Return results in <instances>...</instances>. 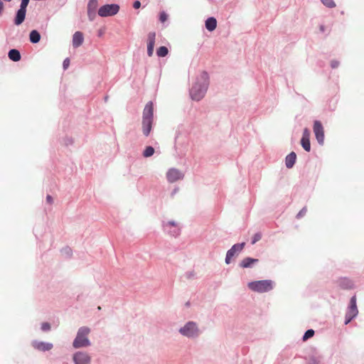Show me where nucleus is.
<instances>
[{"label": "nucleus", "mask_w": 364, "mask_h": 364, "mask_svg": "<svg viewBox=\"0 0 364 364\" xmlns=\"http://www.w3.org/2000/svg\"><path fill=\"white\" fill-rule=\"evenodd\" d=\"M208 85L209 75L206 71H203L190 89L191 98L194 101H200L205 96Z\"/></svg>", "instance_id": "nucleus-1"}, {"label": "nucleus", "mask_w": 364, "mask_h": 364, "mask_svg": "<svg viewBox=\"0 0 364 364\" xmlns=\"http://www.w3.org/2000/svg\"><path fill=\"white\" fill-rule=\"evenodd\" d=\"M154 119V104L151 101L146 103L143 110L142 132L148 136L151 131Z\"/></svg>", "instance_id": "nucleus-2"}, {"label": "nucleus", "mask_w": 364, "mask_h": 364, "mask_svg": "<svg viewBox=\"0 0 364 364\" xmlns=\"http://www.w3.org/2000/svg\"><path fill=\"white\" fill-rule=\"evenodd\" d=\"M90 328L87 326H82L78 328L76 336L73 342V347L75 349L86 348L91 346L88 338Z\"/></svg>", "instance_id": "nucleus-3"}, {"label": "nucleus", "mask_w": 364, "mask_h": 364, "mask_svg": "<svg viewBox=\"0 0 364 364\" xmlns=\"http://www.w3.org/2000/svg\"><path fill=\"white\" fill-rule=\"evenodd\" d=\"M275 287V283L271 279H262L250 282L247 287L252 291L257 293H266L272 291Z\"/></svg>", "instance_id": "nucleus-4"}, {"label": "nucleus", "mask_w": 364, "mask_h": 364, "mask_svg": "<svg viewBox=\"0 0 364 364\" xmlns=\"http://www.w3.org/2000/svg\"><path fill=\"white\" fill-rule=\"evenodd\" d=\"M178 332L183 336L191 339L198 338L202 333L198 324L192 321L186 322L183 326L179 328Z\"/></svg>", "instance_id": "nucleus-5"}, {"label": "nucleus", "mask_w": 364, "mask_h": 364, "mask_svg": "<svg viewBox=\"0 0 364 364\" xmlns=\"http://www.w3.org/2000/svg\"><path fill=\"white\" fill-rule=\"evenodd\" d=\"M120 6L117 4H107L102 6L98 10V15L101 17L113 16L119 11Z\"/></svg>", "instance_id": "nucleus-6"}, {"label": "nucleus", "mask_w": 364, "mask_h": 364, "mask_svg": "<svg viewBox=\"0 0 364 364\" xmlns=\"http://www.w3.org/2000/svg\"><path fill=\"white\" fill-rule=\"evenodd\" d=\"M245 246V242H240L233 245L230 250H228L226 252V256L225 259V264H229L231 262V259L232 257L239 255V254L242 251Z\"/></svg>", "instance_id": "nucleus-7"}, {"label": "nucleus", "mask_w": 364, "mask_h": 364, "mask_svg": "<svg viewBox=\"0 0 364 364\" xmlns=\"http://www.w3.org/2000/svg\"><path fill=\"white\" fill-rule=\"evenodd\" d=\"M72 360L74 364H91L92 358L88 353L78 350L73 354Z\"/></svg>", "instance_id": "nucleus-8"}, {"label": "nucleus", "mask_w": 364, "mask_h": 364, "mask_svg": "<svg viewBox=\"0 0 364 364\" xmlns=\"http://www.w3.org/2000/svg\"><path fill=\"white\" fill-rule=\"evenodd\" d=\"M313 129L318 144L323 146L324 144V129L322 123L318 120H315Z\"/></svg>", "instance_id": "nucleus-9"}, {"label": "nucleus", "mask_w": 364, "mask_h": 364, "mask_svg": "<svg viewBox=\"0 0 364 364\" xmlns=\"http://www.w3.org/2000/svg\"><path fill=\"white\" fill-rule=\"evenodd\" d=\"M31 346L39 352H47L53 348V344L50 342L33 340L31 341Z\"/></svg>", "instance_id": "nucleus-10"}, {"label": "nucleus", "mask_w": 364, "mask_h": 364, "mask_svg": "<svg viewBox=\"0 0 364 364\" xmlns=\"http://www.w3.org/2000/svg\"><path fill=\"white\" fill-rule=\"evenodd\" d=\"M183 173L175 168H171L166 172V179L171 183H173L178 180L183 179Z\"/></svg>", "instance_id": "nucleus-11"}, {"label": "nucleus", "mask_w": 364, "mask_h": 364, "mask_svg": "<svg viewBox=\"0 0 364 364\" xmlns=\"http://www.w3.org/2000/svg\"><path fill=\"white\" fill-rule=\"evenodd\" d=\"M188 143L187 134L181 131L179 129L176 131L175 136V148L177 149L178 146H183Z\"/></svg>", "instance_id": "nucleus-12"}, {"label": "nucleus", "mask_w": 364, "mask_h": 364, "mask_svg": "<svg viewBox=\"0 0 364 364\" xmlns=\"http://www.w3.org/2000/svg\"><path fill=\"white\" fill-rule=\"evenodd\" d=\"M310 134V130L308 128H305L303 130V134L300 141L301 146L307 152L311 151Z\"/></svg>", "instance_id": "nucleus-13"}, {"label": "nucleus", "mask_w": 364, "mask_h": 364, "mask_svg": "<svg viewBox=\"0 0 364 364\" xmlns=\"http://www.w3.org/2000/svg\"><path fill=\"white\" fill-rule=\"evenodd\" d=\"M346 314L348 316L355 318L358 314V309L356 304V296H353L350 299V303L348 306Z\"/></svg>", "instance_id": "nucleus-14"}, {"label": "nucleus", "mask_w": 364, "mask_h": 364, "mask_svg": "<svg viewBox=\"0 0 364 364\" xmlns=\"http://www.w3.org/2000/svg\"><path fill=\"white\" fill-rule=\"evenodd\" d=\"M26 9L19 7V9L16 11L14 18V24L15 26H18L23 23L26 16Z\"/></svg>", "instance_id": "nucleus-15"}, {"label": "nucleus", "mask_w": 364, "mask_h": 364, "mask_svg": "<svg viewBox=\"0 0 364 364\" xmlns=\"http://www.w3.org/2000/svg\"><path fill=\"white\" fill-rule=\"evenodd\" d=\"M156 39V33L149 32L148 34V42H147V55L151 57L153 55L154 45Z\"/></svg>", "instance_id": "nucleus-16"}, {"label": "nucleus", "mask_w": 364, "mask_h": 364, "mask_svg": "<svg viewBox=\"0 0 364 364\" xmlns=\"http://www.w3.org/2000/svg\"><path fill=\"white\" fill-rule=\"evenodd\" d=\"M259 262L258 259H255L250 257H245L240 263V267L242 268H251L254 264Z\"/></svg>", "instance_id": "nucleus-17"}, {"label": "nucleus", "mask_w": 364, "mask_h": 364, "mask_svg": "<svg viewBox=\"0 0 364 364\" xmlns=\"http://www.w3.org/2000/svg\"><path fill=\"white\" fill-rule=\"evenodd\" d=\"M84 41L83 34L80 31H76L73 36V46L78 48L80 46Z\"/></svg>", "instance_id": "nucleus-18"}, {"label": "nucleus", "mask_w": 364, "mask_h": 364, "mask_svg": "<svg viewBox=\"0 0 364 364\" xmlns=\"http://www.w3.org/2000/svg\"><path fill=\"white\" fill-rule=\"evenodd\" d=\"M296 160V154L294 151L289 153L285 158V166L287 168H291Z\"/></svg>", "instance_id": "nucleus-19"}, {"label": "nucleus", "mask_w": 364, "mask_h": 364, "mask_svg": "<svg viewBox=\"0 0 364 364\" xmlns=\"http://www.w3.org/2000/svg\"><path fill=\"white\" fill-rule=\"evenodd\" d=\"M338 286L343 289H350L353 287V282L350 279L343 277L338 280Z\"/></svg>", "instance_id": "nucleus-20"}, {"label": "nucleus", "mask_w": 364, "mask_h": 364, "mask_svg": "<svg viewBox=\"0 0 364 364\" xmlns=\"http://www.w3.org/2000/svg\"><path fill=\"white\" fill-rule=\"evenodd\" d=\"M8 57L11 60L14 62H18L21 60V55L18 50L16 48H12L9 50L8 53Z\"/></svg>", "instance_id": "nucleus-21"}, {"label": "nucleus", "mask_w": 364, "mask_h": 364, "mask_svg": "<svg viewBox=\"0 0 364 364\" xmlns=\"http://www.w3.org/2000/svg\"><path fill=\"white\" fill-rule=\"evenodd\" d=\"M205 28L208 31H214L217 27V20L215 17H209L205 23Z\"/></svg>", "instance_id": "nucleus-22"}, {"label": "nucleus", "mask_w": 364, "mask_h": 364, "mask_svg": "<svg viewBox=\"0 0 364 364\" xmlns=\"http://www.w3.org/2000/svg\"><path fill=\"white\" fill-rule=\"evenodd\" d=\"M323 356L316 353L310 356L307 364H323Z\"/></svg>", "instance_id": "nucleus-23"}, {"label": "nucleus", "mask_w": 364, "mask_h": 364, "mask_svg": "<svg viewBox=\"0 0 364 364\" xmlns=\"http://www.w3.org/2000/svg\"><path fill=\"white\" fill-rule=\"evenodd\" d=\"M41 40V34L37 30H32L29 33V41L31 43L36 44Z\"/></svg>", "instance_id": "nucleus-24"}, {"label": "nucleus", "mask_w": 364, "mask_h": 364, "mask_svg": "<svg viewBox=\"0 0 364 364\" xmlns=\"http://www.w3.org/2000/svg\"><path fill=\"white\" fill-rule=\"evenodd\" d=\"M168 49L166 46H162L156 49V55L159 58L165 57L168 55Z\"/></svg>", "instance_id": "nucleus-25"}, {"label": "nucleus", "mask_w": 364, "mask_h": 364, "mask_svg": "<svg viewBox=\"0 0 364 364\" xmlns=\"http://www.w3.org/2000/svg\"><path fill=\"white\" fill-rule=\"evenodd\" d=\"M155 152L154 148L151 146H146L145 149L143 151V156L145 158L150 157L154 155Z\"/></svg>", "instance_id": "nucleus-26"}, {"label": "nucleus", "mask_w": 364, "mask_h": 364, "mask_svg": "<svg viewBox=\"0 0 364 364\" xmlns=\"http://www.w3.org/2000/svg\"><path fill=\"white\" fill-rule=\"evenodd\" d=\"M98 6V0H90L87 4V10L95 11Z\"/></svg>", "instance_id": "nucleus-27"}, {"label": "nucleus", "mask_w": 364, "mask_h": 364, "mask_svg": "<svg viewBox=\"0 0 364 364\" xmlns=\"http://www.w3.org/2000/svg\"><path fill=\"white\" fill-rule=\"evenodd\" d=\"M314 333H315V331L313 329L306 330L302 336V340L304 341H307L309 338L313 337Z\"/></svg>", "instance_id": "nucleus-28"}, {"label": "nucleus", "mask_w": 364, "mask_h": 364, "mask_svg": "<svg viewBox=\"0 0 364 364\" xmlns=\"http://www.w3.org/2000/svg\"><path fill=\"white\" fill-rule=\"evenodd\" d=\"M61 253L65 257H70L73 254V250L70 247H63L61 250Z\"/></svg>", "instance_id": "nucleus-29"}, {"label": "nucleus", "mask_w": 364, "mask_h": 364, "mask_svg": "<svg viewBox=\"0 0 364 364\" xmlns=\"http://www.w3.org/2000/svg\"><path fill=\"white\" fill-rule=\"evenodd\" d=\"M322 4L329 9L336 7V3L333 0H321Z\"/></svg>", "instance_id": "nucleus-30"}, {"label": "nucleus", "mask_w": 364, "mask_h": 364, "mask_svg": "<svg viewBox=\"0 0 364 364\" xmlns=\"http://www.w3.org/2000/svg\"><path fill=\"white\" fill-rule=\"evenodd\" d=\"M176 226V222L173 220H170L167 222L166 223L164 224V228L165 230H168V228H175Z\"/></svg>", "instance_id": "nucleus-31"}, {"label": "nucleus", "mask_w": 364, "mask_h": 364, "mask_svg": "<svg viewBox=\"0 0 364 364\" xmlns=\"http://www.w3.org/2000/svg\"><path fill=\"white\" fill-rule=\"evenodd\" d=\"M51 326L48 322H43L41 323V329L43 332H48L50 330Z\"/></svg>", "instance_id": "nucleus-32"}, {"label": "nucleus", "mask_w": 364, "mask_h": 364, "mask_svg": "<svg viewBox=\"0 0 364 364\" xmlns=\"http://www.w3.org/2000/svg\"><path fill=\"white\" fill-rule=\"evenodd\" d=\"M262 238V234L260 232H256L252 237L251 244L254 245Z\"/></svg>", "instance_id": "nucleus-33"}, {"label": "nucleus", "mask_w": 364, "mask_h": 364, "mask_svg": "<svg viewBox=\"0 0 364 364\" xmlns=\"http://www.w3.org/2000/svg\"><path fill=\"white\" fill-rule=\"evenodd\" d=\"M159 18L161 23H164L168 19V14L164 11H162L159 13Z\"/></svg>", "instance_id": "nucleus-34"}, {"label": "nucleus", "mask_w": 364, "mask_h": 364, "mask_svg": "<svg viewBox=\"0 0 364 364\" xmlns=\"http://www.w3.org/2000/svg\"><path fill=\"white\" fill-rule=\"evenodd\" d=\"M306 212H307V208H306V207H304V208H302L300 210V211L297 213V215H296V218L297 219H300V218H301L302 217H304V216L306 215Z\"/></svg>", "instance_id": "nucleus-35"}, {"label": "nucleus", "mask_w": 364, "mask_h": 364, "mask_svg": "<svg viewBox=\"0 0 364 364\" xmlns=\"http://www.w3.org/2000/svg\"><path fill=\"white\" fill-rule=\"evenodd\" d=\"M168 233L173 237H177L179 235V230L176 228H173V230H167Z\"/></svg>", "instance_id": "nucleus-36"}, {"label": "nucleus", "mask_w": 364, "mask_h": 364, "mask_svg": "<svg viewBox=\"0 0 364 364\" xmlns=\"http://www.w3.org/2000/svg\"><path fill=\"white\" fill-rule=\"evenodd\" d=\"M88 18L90 21H93L96 16V11L92 10H87Z\"/></svg>", "instance_id": "nucleus-37"}, {"label": "nucleus", "mask_w": 364, "mask_h": 364, "mask_svg": "<svg viewBox=\"0 0 364 364\" xmlns=\"http://www.w3.org/2000/svg\"><path fill=\"white\" fill-rule=\"evenodd\" d=\"M340 65V62L337 60H332L331 61V67L333 69L337 68Z\"/></svg>", "instance_id": "nucleus-38"}, {"label": "nucleus", "mask_w": 364, "mask_h": 364, "mask_svg": "<svg viewBox=\"0 0 364 364\" xmlns=\"http://www.w3.org/2000/svg\"><path fill=\"white\" fill-rule=\"evenodd\" d=\"M29 1H30V0H21L19 7L24 8V9H27V6L29 4Z\"/></svg>", "instance_id": "nucleus-39"}, {"label": "nucleus", "mask_w": 364, "mask_h": 364, "mask_svg": "<svg viewBox=\"0 0 364 364\" xmlns=\"http://www.w3.org/2000/svg\"><path fill=\"white\" fill-rule=\"evenodd\" d=\"M65 146L72 145L73 144V139L71 137H66L64 140Z\"/></svg>", "instance_id": "nucleus-40"}, {"label": "nucleus", "mask_w": 364, "mask_h": 364, "mask_svg": "<svg viewBox=\"0 0 364 364\" xmlns=\"http://www.w3.org/2000/svg\"><path fill=\"white\" fill-rule=\"evenodd\" d=\"M70 65V60L69 58H65L64 60H63V68L64 70H66L68 66Z\"/></svg>", "instance_id": "nucleus-41"}, {"label": "nucleus", "mask_w": 364, "mask_h": 364, "mask_svg": "<svg viewBox=\"0 0 364 364\" xmlns=\"http://www.w3.org/2000/svg\"><path fill=\"white\" fill-rule=\"evenodd\" d=\"M353 318L350 316H347L346 314L345 315V321H344V324L345 325H348V323H350L351 322V321L353 320Z\"/></svg>", "instance_id": "nucleus-42"}, {"label": "nucleus", "mask_w": 364, "mask_h": 364, "mask_svg": "<svg viewBox=\"0 0 364 364\" xmlns=\"http://www.w3.org/2000/svg\"><path fill=\"white\" fill-rule=\"evenodd\" d=\"M141 6V2L139 0H136L134 1L133 3V7L135 9H139Z\"/></svg>", "instance_id": "nucleus-43"}, {"label": "nucleus", "mask_w": 364, "mask_h": 364, "mask_svg": "<svg viewBox=\"0 0 364 364\" xmlns=\"http://www.w3.org/2000/svg\"><path fill=\"white\" fill-rule=\"evenodd\" d=\"M46 202L49 204H52L53 202V197L50 195H47L46 196Z\"/></svg>", "instance_id": "nucleus-44"}, {"label": "nucleus", "mask_w": 364, "mask_h": 364, "mask_svg": "<svg viewBox=\"0 0 364 364\" xmlns=\"http://www.w3.org/2000/svg\"><path fill=\"white\" fill-rule=\"evenodd\" d=\"M194 276L193 272H188L185 274V277L187 279H191Z\"/></svg>", "instance_id": "nucleus-45"}, {"label": "nucleus", "mask_w": 364, "mask_h": 364, "mask_svg": "<svg viewBox=\"0 0 364 364\" xmlns=\"http://www.w3.org/2000/svg\"><path fill=\"white\" fill-rule=\"evenodd\" d=\"M179 191V188L178 187H176L173 189V191L171 193V197L173 198Z\"/></svg>", "instance_id": "nucleus-46"}, {"label": "nucleus", "mask_w": 364, "mask_h": 364, "mask_svg": "<svg viewBox=\"0 0 364 364\" xmlns=\"http://www.w3.org/2000/svg\"><path fill=\"white\" fill-rule=\"evenodd\" d=\"M4 5L1 0H0V16L1 15L3 11H4Z\"/></svg>", "instance_id": "nucleus-47"}, {"label": "nucleus", "mask_w": 364, "mask_h": 364, "mask_svg": "<svg viewBox=\"0 0 364 364\" xmlns=\"http://www.w3.org/2000/svg\"><path fill=\"white\" fill-rule=\"evenodd\" d=\"M325 29H326V27L323 25H321L319 26V30H320L321 32H324Z\"/></svg>", "instance_id": "nucleus-48"}, {"label": "nucleus", "mask_w": 364, "mask_h": 364, "mask_svg": "<svg viewBox=\"0 0 364 364\" xmlns=\"http://www.w3.org/2000/svg\"><path fill=\"white\" fill-rule=\"evenodd\" d=\"M103 33H104V31L102 29H100L98 31V36H100V37L102 36L103 35Z\"/></svg>", "instance_id": "nucleus-49"}, {"label": "nucleus", "mask_w": 364, "mask_h": 364, "mask_svg": "<svg viewBox=\"0 0 364 364\" xmlns=\"http://www.w3.org/2000/svg\"><path fill=\"white\" fill-rule=\"evenodd\" d=\"M185 305L187 307L189 306H190V301H187Z\"/></svg>", "instance_id": "nucleus-50"}, {"label": "nucleus", "mask_w": 364, "mask_h": 364, "mask_svg": "<svg viewBox=\"0 0 364 364\" xmlns=\"http://www.w3.org/2000/svg\"><path fill=\"white\" fill-rule=\"evenodd\" d=\"M5 1H7V2H10L12 0H4Z\"/></svg>", "instance_id": "nucleus-51"}, {"label": "nucleus", "mask_w": 364, "mask_h": 364, "mask_svg": "<svg viewBox=\"0 0 364 364\" xmlns=\"http://www.w3.org/2000/svg\"><path fill=\"white\" fill-rule=\"evenodd\" d=\"M107 98H108V97H107V96H106V97H105V101H107Z\"/></svg>", "instance_id": "nucleus-52"}, {"label": "nucleus", "mask_w": 364, "mask_h": 364, "mask_svg": "<svg viewBox=\"0 0 364 364\" xmlns=\"http://www.w3.org/2000/svg\"><path fill=\"white\" fill-rule=\"evenodd\" d=\"M98 310H100L101 309V307L100 306H98L97 307Z\"/></svg>", "instance_id": "nucleus-53"}]
</instances>
